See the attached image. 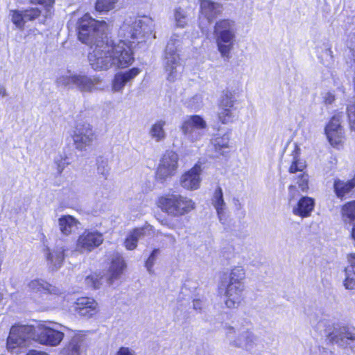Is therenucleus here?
I'll return each instance as SVG.
<instances>
[{"mask_svg":"<svg viewBox=\"0 0 355 355\" xmlns=\"http://www.w3.org/2000/svg\"><path fill=\"white\" fill-rule=\"evenodd\" d=\"M185 106L191 110H198L203 106V95L198 93L187 98L184 102Z\"/></svg>","mask_w":355,"mask_h":355,"instance_id":"c9c22d12","label":"nucleus"},{"mask_svg":"<svg viewBox=\"0 0 355 355\" xmlns=\"http://www.w3.org/2000/svg\"><path fill=\"white\" fill-rule=\"evenodd\" d=\"M204 302L200 299H196L193 301V309L200 311L203 309Z\"/></svg>","mask_w":355,"mask_h":355,"instance_id":"3c124183","label":"nucleus"},{"mask_svg":"<svg viewBox=\"0 0 355 355\" xmlns=\"http://www.w3.org/2000/svg\"><path fill=\"white\" fill-rule=\"evenodd\" d=\"M296 185L298 189L303 193H306L309 189V176L305 173H301L296 175L294 178Z\"/></svg>","mask_w":355,"mask_h":355,"instance_id":"4c0bfd02","label":"nucleus"},{"mask_svg":"<svg viewBox=\"0 0 355 355\" xmlns=\"http://www.w3.org/2000/svg\"><path fill=\"white\" fill-rule=\"evenodd\" d=\"M230 136L228 134L214 135L211 139V144L215 151L221 153V150L229 148Z\"/></svg>","mask_w":355,"mask_h":355,"instance_id":"7c9ffc66","label":"nucleus"},{"mask_svg":"<svg viewBox=\"0 0 355 355\" xmlns=\"http://www.w3.org/2000/svg\"><path fill=\"white\" fill-rule=\"evenodd\" d=\"M115 355H137L134 349L128 347H121Z\"/></svg>","mask_w":355,"mask_h":355,"instance_id":"de8ad7c7","label":"nucleus"},{"mask_svg":"<svg viewBox=\"0 0 355 355\" xmlns=\"http://www.w3.org/2000/svg\"><path fill=\"white\" fill-rule=\"evenodd\" d=\"M201 12L209 21L212 20L220 14L223 8L219 3H215L209 0H203L200 3Z\"/></svg>","mask_w":355,"mask_h":355,"instance_id":"cd10ccee","label":"nucleus"},{"mask_svg":"<svg viewBox=\"0 0 355 355\" xmlns=\"http://www.w3.org/2000/svg\"><path fill=\"white\" fill-rule=\"evenodd\" d=\"M103 241L102 234L97 231L85 230L78 238L76 250L80 252H89L98 247Z\"/></svg>","mask_w":355,"mask_h":355,"instance_id":"dca6fc26","label":"nucleus"},{"mask_svg":"<svg viewBox=\"0 0 355 355\" xmlns=\"http://www.w3.org/2000/svg\"><path fill=\"white\" fill-rule=\"evenodd\" d=\"M324 321H323V320L320 321V322H319V323H318V329H320V327H321V325H322V324H324Z\"/></svg>","mask_w":355,"mask_h":355,"instance_id":"bf43d9fd","label":"nucleus"},{"mask_svg":"<svg viewBox=\"0 0 355 355\" xmlns=\"http://www.w3.org/2000/svg\"><path fill=\"white\" fill-rule=\"evenodd\" d=\"M324 55L327 57V62L329 64L332 61L333 55H332V51L330 49H326L324 51Z\"/></svg>","mask_w":355,"mask_h":355,"instance_id":"603ef678","label":"nucleus"},{"mask_svg":"<svg viewBox=\"0 0 355 355\" xmlns=\"http://www.w3.org/2000/svg\"><path fill=\"white\" fill-rule=\"evenodd\" d=\"M31 3L39 4L44 7L43 16L47 17L52 12L55 0H31Z\"/></svg>","mask_w":355,"mask_h":355,"instance_id":"a19ab883","label":"nucleus"},{"mask_svg":"<svg viewBox=\"0 0 355 355\" xmlns=\"http://www.w3.org/2000/svg\"><path fill=\"white\" fill-rule=\"evenodd\" d=\"M79 225H80V221L71 215H62L58 219L59 230L64 236H67L75 233Z\"/></svg>","mask_w":355,"mask_h":355,"instance_id":"393cba45","label":"nucleus"},{"mask_svg":"<svg viewBox=\"0 0 355 355\" xmlns=\"http://www.w3.org/2000/svg\"><path fill=\"white\" fill-rule=\"evenodd\" d=\"M103 279L104 278L100 277L98 274L93 273L85 278V282L88 287L96 289L98 288L102 284Z\"/></svg>","mask_w":355,"mask_h":355,"instance_id":"ea45409f","label":"nucleus"},{"mask_svg":"<svg viewBox=\"0 0 355 355\" xmlns=\"http://www.w3.org/2000/svg\"><path fill=\"white\" fill-rule=\"evenodd\" d=\"M159 254V250L158 249H155L153 250L149 257L146 261L145 266L149 273L153 272V266L157 259V257Z\"/></svg>","mask_w":355,"mask_h":355,"instance_id":"37998d69","label":"nucleus"},{"mask_svg":"<svg viewBox=\"0 0 355 355\" xmlns=\"http://www.w3.org/2000/svg\"><path fill=\"white\" fill-rule=\"evenodd\" d=\"M225 336L230 345L249 352L253 351L258 345V337L250 329L244 327L236 329L226 326Z\"/></svg>","mask_w":355,"mask_h":355,"instance_id":"0eeeda50","label":"nucleus"},{"mask_svg":"<svg viewBox=\"0 0 355 355\" xmlns=\"http://www.w3.org/2000/svg\"><path fill=\"white\" fill-rule=\"evenodd\" d=\"M328 337L330 341L355 354V327L348 324L340 325L334 327Z\"/></svg>","mask_w":355,"mask_h":355,"instance_id":"9b49d317","label":"nucleus"},{"mask_svg":"<svg viewBox=\"0 0 355 355\" xmlns=\"http://www.w3.org/2000/svg\"><path fill=\"white\" fill-rule=\"evenodd\" d=\"M245 278V270L244 267L242 266H236L231 269L227 283L233 284H244L243 280Z\"/></svg>","mask_w":355,"mask_h":355,"instance_id":"473e14b6","label":"nucleus"},{"mask_svg":"<svg viewBox=\"0 0 355 355\" xmlns=\"http://www.w3.org/2000/svg\"><path fill=\"white\" fill-rule=\"evenodd\" d=\"M153 28V20L149 17H128L119 30V40L113 41L107 37L109 26L105 21L96 20L87 13L77 22L78 40L91 46L88 61L96 71L130 66L135 60L132 45Z\"/></svg>","mask_w":355,"mask_h":355,"instance_id":"f257e3e1","label":"nucleus"},{"mask_svg":"<svg viewBox=\"0 0 355 355\" xmlns=\"http://www.w3.org/2000/svg\"><path fill=\"white\" fill-rule=\"evenodd\" d=\"M55 164L57 165L58 173H61L66 166L69 164L67 157H63L62 155L58 157L55 159Z\"/></svg>","mask_w":355,"mask_h":355,"instance_id":"49530a36","label":"nucleus"},{"mask_svg":"<svg viewBox=\"0 0 355 355\" xmlns=\"http://www.w3.org/2000/svg\"><path fill=\"white\" fill-rule=\"evenodd\" d=\"M153 231V227L150 225L141 228H137L130 232L125 241V247L127 250H132L137 246L138 240L146 235H150Z\"/></svg>","mask_w":355,"mask_h":355,"instance_id":"a878e982","label":"nucleus"},{"mask_svg":"<svg viewBox=\"0 0 355 355\" xmlns=\"http://www.w3.org/2000/svg\"><path fill=\"white\" fill-rule=\"evenodd\" d=\"M7 96V92L4 86L0 85V96L3 98Z\"/></svg>","mask_w":355,"mask_h":355,"instance_id":"4d7b16f0","label":"nucleus"},{"mask_svg":"<svg viewBox=\"0 0 355 355\" xmlns=\"http://www.w3.org/2000/svg\"><path fill=\"white\" fill-rule=\"evenodd\" d=\"M192 9L187 0H182L173 10V19L177 27L184 28L189 20Z\"/></svg>","mask_w":355,"mask_h":355,"instance_id":"5701e85b","label":"nucleus"},{"mask_svg":"<svg viewBox=\"0 0 355 355\" xmlns=\"http://www.w3.org/2000/svg\"><path fill=\"white\" fill-rule=\"evenodd\" d=\"M236 24L230 19L218 21L214 27V35L218 50L222 58L229 59L236 37Z\"/></svg>","mask_w":355,"mask_h":355,"instance_id":"7ed1b4c3","label":"nucleus"},{"mask_svg":"<svg viewBox=\"0 0 355 355\" xmlns=\"http://www.w3.org/2000/svg\"><path fill=\"white\" fill-rule=\"evenodd\" d=\"M26 355H49V354L44 352L32 350V351H30Z\"/></svg>","mask_w":355,"mask_h":355,"instance_id":"5fc2aeb1","label":"nucleus"},{"mask_svg":"<svg viewBox=\"0 0 355 355\" xmlns=\"http://www.w3.org/2000/svg\"><path fill=\"white\" fill-rule=\"evenodd\" d=\"M119 0H96L95 10L98 12L107 13L113 10Z\"/></svg>","mask_w":355,"mask_h":355,"instance_id":"e433bc0d","label":"nucleus"},{"mask_svg":"<svg viewBox=\"0 0 355 355\" xmlns=\"http://www.w3.org/2000/svg\"><path fill=\"white\" fill-rule=\"evenodd\" d=\"M211 202L216 211L220 223L224 225H227L229 223L227 206L224 200L223 193L220 187H217L214 190Z\"/></svg>","mask_w":355,"mask_h":355,"instance_id":"6ab92c4d","label":"nucleus"},{"mask_svg":"<svg viewBox=\"0 0 355 355\" xmlns=\"http://www.w3.org/2000/svg\"><path fill=\"white\" fill-rule=\"evenodd\" d=\"M65 250L64 246H57L52 250L46 248L44 252L45 257L47 264L52 270H58L62 266L64 259Z\"/></svg>","mask_w":355,"mask_h":355,"instance_id":"b1692460","label":"nucleus"},{"mask_svg":"<svg viewBox=\"0 0 355 355\" xmlns=\"http://www.w3.org/2000/svg\"><path fill=\"white\" fill-rule=\"evenodd\" d=\"M180 128L189 141L196 142L205 135L207 123L200 115H189L184 119Z\"/></svg>","mask_w":355,"mask_h":355,"instance_id":"1a4fd4ad","label":"nucleus"},{"mask_svg":"<svg viewBox=\"0 0 355 355\" xmlns=\"http://www.w3.org/2000/svg\"><path fill=\"white\" fill-rule=\"evenodd\" d=\"M244 284H233L222 282L218 285V293L224 296V303L228 309L238 308L244 299Z\"/></svg>","mask_w":355,"mask_h":355,"instance_id":"f8f14e48","label":"nucleus"},{"mask_svg":"<svg viewBox=\"0 0 355 355\" xmlns=\"http://www.w3.org/2000/svg\"><path fill=\"white\" fill-rule=\"evenodd\" d=\"M236 102V100L234 95L230 92H227L223 96L218 113V120L222 123H231L236 119L237 115L235 112Z\"/></svg>","mask_w":355,"mask_h":355,"instance_id":"2eb2a0df","label":"nucleus"},{"mask_svg":"<svg viewBox=\"0 0 355 355\" xmlns=\"http://www.w3.org/2000/svg\"><path fill=\"white\" fill-rule=\"evenodd\" d=\"M141 72L137 67H133L124 72L116 73L112 80V90L116 92H121L125 85L132 80Z\"/></svg>","mask_w":355,"mask_h":355,"instance_id":"4be33fe9","label":"nucleus"},{"mask_svg":"<svg viewBox=\"0 0 355 355\" xmlns=\"http://www.w3.org/2000/svg\"><path fill=\"white\" fill-rule=\"evenodd\" d=\"M178 155L173 151H166L162 157L157 169L156 175L159 180L164 181L173 176L178 168Z\"/></svg>","mask_w":355,"mask_h":355,"instance_id":"ddd939ff","label":"nucleus"},{"mask_svg":"<svg viewBox=\"0 0 355 355\" xmlns=\"http://www.w3.org/2000/svg\"><path fill=\"white\" fill-rule=\"evenodd\" d=\"M28 287L31 292L40 293L45 297L47 302L44 304L46 309H55L62 306L63 296L58 295L59 291L42 279H35L31 281Z\"/></svg>","mask_w":355,"mask_h":355,"instance_id":"6e6552de","label":"nucleus"},{"mask_svg":"<svg viewBox=\"0 0 355 355\" xmlns=\"http://www.w3.org/2000/svg\"><path fill=\"white\" fill-rule=\"evenodd\" d=\"M345 278L343 282L346 289L355 288V272L352 268H346L345 270Z\"/></svg>","mask_w":355,"mask_h":355,"instance_id":"58836bf2","label":"nucleus"},{"mask_svg":"<svg viewBox=\"0 0 355 355\" xmlns=\"http://www.w3.org/2000/svg\"><path fill=\"white\" fill-rule=\"evenodd\" d=\"M297 191L296 188V185H290L288 187V200L289 202L293 199L297 195Z\"/></svg>","mask_w":355,"mask_h":355,"instance_id":"8fccbe9b","label":"nucleus"},{"mask_svg":"<svg viewBox=\"0 0 355 355\" xmlns=\"http://www.w3.org/2000/svg\"><path fill=\"white\" fill-rule=\"evenodd\" d=\"M323 101L326 105H331L335 101V96L331 92H327L323 96Z\"/></svg>","mask_w":355,"mask_h":355,"instance_id":"09e8293b","label":"nucleus"},{"mask_svg":"<svg viewBox=\"0 0 355 355\" xmlns=\"http://www.w3.org/2000/svg\"><path fill=\"white\" fill-rule=\"evenodd\" d=\"M82 338L80 336H73L69 343L60 351V355H81Z\"/></svg>","mask_w":355,"mask_h":355,"instance_id":"c756f323","label":"nucleus"},{"mask_svg":"<svg viewBox=\"0 0 355 355\" xmlns=\"http://www.w3.org/2000/svg\"><path fill=\"white\" fill-rule=\"evenodd\" d=\"M180 44V37L173 35L168 40L165 49L164 65L169 81H174L180 73L181 65L178 53Z\"/></svg>","mask_w":355,"mask_h":355,"instance_id":"423d86ee","label":"nucleus"},{"mask_svg":"<svg viewBox=\"0 0 355 355\" xmlns=\"http://www.w3.org/2000/svg\"><path fill=\"white\" fill-rule=\"evenodd\" d=\"M156 204L163 212L173 217L184 216L196 207V203L192 199L175 193L159 196Z\"/></svg>","mask_w":355,"mask_h":355,"instance_id":"f03ea898","label":"nucleus"},{"mask_svg":"<svg viewBox=\"0 0 355 355\" xmlns=\"http://www.w3.org/2000/svg\"><path fill=\"white\" fill-rule=\"evenodd\" d=\"M352 236L353 239L355 241V225H354L352 230Z\"/></svg>","mask_w":355,"mask_h":355,"instance_id":"13d9d810","label":"nucleus"},{"mask_svg":"<svg viewBox=\"0 0 355 355\" xmlns=\"http://www.w3.org/2000/svg\"><path fill=\"white\" fill-rule=\"evenodd\" d=\"M341 116H334L325 127V134L331 146H336L341 143L343 138V130L340 125Z\"/></svg>","mask_w":355,"mask_h":355,"instance_id":"a211bd4d","label":"nucleus"},{"mask_svg":"<svg viewBox=\"0 0 355 355\" xmlns=\"http://www.w3.org/2000/svg\"><path fill=\"white\" fill-rule=\"evenodd\" d=\"M315 207V200L309 196H302L299 200L292 205L293 215L300 218H308Z\"/></svg>","mask_w":355,"mask_h":355,"instance_id":"412c9836","label":"nucleus"},{"mask_svg":"<svg viewBox=\"0 0 355 355\" xmlns=\"http://www.w3.org/2000/svg\"><path fill=\"white\" fill-rule=\"evenodd\" d=\"M292 156L291 165L288 168V172L290 173H295L297 172H300V173H303L304 170L306 167V162L300 157L298 149L293 151Z\"/></svg>","mask_w":355,"mask_h":355,"instance_id":"2f4dec72","label":"nucleus"},{"mask_svg":"<svg viewBox=\"0 0 355 355\" xmlns=\"http://www.w3.org/2000/svg\"><path fill=\"white\" fill-rule=\"evenodd\" d=\"M233 202L236 209H241L243 208V205L239 199L234 198Z\"/></svg>","mask_w":355,"mask_h":355,"instance_id":"6e6d98bb","label":"nucleus"},{"mask_svg":"<svg viewBox=\"0 0 355 355\" xmlns=\"http://www.w3.org/2000/svg\"><path fill=\"white\" fill-rule=\"evenodd\" d=\"M35 326L17 324L11 327L7 339V349L12 353L19 354L21 349L35 341Z\"/></svg>","mask_w":355,"mask_h":355,"instance_id":"20e7f679","label":"nucleus"},{"mask_svg":"<svg viewBox=\"0 0 355 355\" xmlns=\"http://www.w3.org/2000/svg\"><path fill=\"white\" fill-rule=\"evenodd\" d=\"M202 169L201 165L196 164L191 168L185 171L180 178V186L188 191H196L200 189Z\"/></svg>","mask_w":355,"mask_h":355,"instance_id":"f3484780","label":"nucleus"},{"mask_svg":"<svg viewBox=\"0 0 355 355\" xmlns=\"http://www.w3.org/2000/svg\"><path fill=\"white\" fill-rule=\"evenodd\" d=\"M125 267V263L123 257L116 254L112 260L108 276L107 277L110 284H111L114 279H118L121 276Z\"/></svg>","mask_w":355,"mask_h":355,"instance_id":"bb28decb","label":"nucleus"},{"mask_svg":"<svg viewBox=\"0 0 355 355\" xmlns=\"http://www.w3.org/2000/svg\"><path fill=\"white\" fill-rule=\"evenodd\" d=\"M72 138L76 148L82 150L92 144L96 139V135L92 126L89 123H83L76 125Z\"/></svg>","mask_w":355,"mask_h":355,"instance_id":"4468645a","label":"nucleus"},{"mask_svg":"<svg viewBox=\"0 0 355 355\" xmlns=\"http://www.w3.org/2000/svg\"><path fill=\"white\" fill-rule=\"evenodd\" d=\"M3 299V295L0 293V301Z\"/></svg>","mask_w":355,"mask_h":355,"instance_id":"052dcab7","label":"nucleus"},{"mask_svg":"<svg viewBox=\"0 0 355 355\" xmlns=\"http://www.w3.org/2000/svg\"><path fill=\"white\" fill-rule=\"evenodd\" d=\"M58 82L65 86L73 85L82 92H91L97 89L100 79L98 77H89L81 73L67 71L58 78Z\"/></svg>","mask_w":355,"mask_h":355,"instance_id":"9d476101","label":"nucleus"},{"mask_svg":"<svg viewBox=\"0 0 355 355\" xmlns=\"http://www.w3.org/2000/svg\"><path fill=\"white\" fill-rule=\"evenodd\" d=\"M347 112L349 126L352 130L355 131V104L348 105L347 108Z\"/></svg>","mask_w":355,"mask_h":355,"instance_id":"c03bdc74","label":"nucleus"},{"mask_svg":"<svg viewBox=\"0 0 355 355\" xmlns=\"http://www.w3.org/2000/svg\"><path fill=\"white\" fill-rule=\"evenodd\" d=\"M26 22L33 21L39 17L43 12L38 8H30L28 9L23 10Z\"/></svg>","mask_w":355,"mask_h":355,"instance_id":"79ce46f5","label":"nucleus"},{"mask_svg":"<svg viewBox=\"0 0 355 355\" xmlns=\"http://www.w3.org/2000/svg\"><path fill=\"white\" fill-rule=\"evenodd\" d=\"M166 121L164 120H158L155 122L149 129L150 137L156 142H159L165 139L166 134L164 129Z\"/></svg>","mask_w":355,"mask_h":355,"instance_id":"c85d7f7f","label":"nucleus"},{"mask_svg":"<svg viewBox=\"0 0 355 355\" xmlns=\"http://www.w3.org/2000/svg\"><path fill=\"white\" fill-rule=\"evenodd\" d=\"M65 327L53 322H45L35 326V341L43 345L57 347L62 341Z\"/></svg>","mask_w":355,"mask_h":355,"instance_id":"39448f33","label":"nucleus"},{"mask_svg":"<svg viewBox=\"0 0 355 355\" xmlns=\"http://www.w3.org/2000/svg\"><path fill=\"white\" fill-rule=\"evenodd\" d=\"M9 17L17 28L22 30L26 23L23 10H10Z\"/></svg>","mask_w":355,"mask_h":355,"instance_id":"72a5a7b5","label":"nucleus"},{"mask_svg":"<svg viewBox=\"0 0 355 355\" xmlns=\"http://www.w3.org/2000/svg\"><path fill=\"white\" fill-rule=\"evenodd\" d=\"M74 309L80 315L86 318H92L99 311L96 301L90 297L78 298L75 303Z\"/></svg>","mask_w":355,"mask_h":355,"instance_id":"aec40b11","label":"nucleus"},{"mask_svg":"<svg viewBox=\"0 0 355 355\" xmlns=\"http://www.w3.org/2000/svg\"><path fill=\"white\" fill-rule=\"evenodd\" d=\"M348 261L351 264L349 268H355V253L351 254L348 257Z\"/></svg>","mask_w":355,"mask_h":355,"instance_id":"864d4df0","label":"nucleus"},{"mask_svg":"<svg viewBox=\"0 0 355 355\" xmlns=\"http://www.w3.org/2000/svg\"><path fill=\"white\" fill-rule=\"evenodd\" d=\"M341 214L345 222L354 221L355 220V200L345 204L342 207Z\"/></svg>","mask_w":355,"mask_h":355,"instance_id":"f704fd0d","label":"nucleus"},{"mask_svg":"<svg viewBox=\"0 0 355 355\" xmlns=\"http://www.w3.org/2000/svg\"><path fill=\"white\" fill-rule=\"evenodd\" d=\"M110 168L107 161L101 160L98 162L97 172L104 178H107L109 175Z\"/></svg>","mask_w":355,"mask_h":355,"instance_id":"a18cd8bd","label":"nucleus"}]
</instances>
